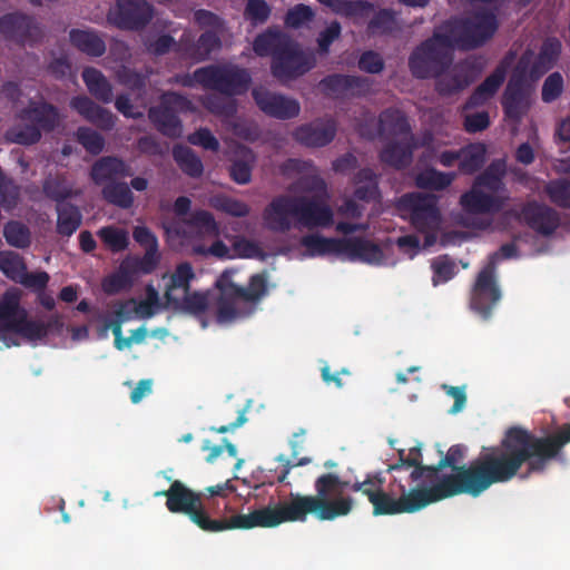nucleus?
<instances>
[{
    "label": "nucleus",
    "instance_id": "nucleus-1",
    "mask_svg": "<svg viewBox=\"0 0 570 570\" xmlns=\"http://www.w3.org/2000/svg\"><path fill=\"white\" fill-rule=\"evenodd\" d=\"M569 442L570 423L547 436H538L522 426L514 425L505 430L499 445L483 448L470 464L459 465L465 456L466 449L462 444H454L431 470L434 472V479L444 468L453 470L454 473L451 475H458L464 470H474L473 473L480 479L481 487L478 492L468 494L476 498L491 485L514 479L524 464L527 471L522 478L542 473L552 460L561 456L563 446Z\"/></svg>",
    "mask_w": 570,
    "mask_h": 570
},
{
    "label": "nucleus",
    "instance_id": "nucleus-2",
    "mask_svg": "<svg viewBox=\"0 0 570 570\" xmlns=\"http://www.w3.org/2000/svg\"><path fill=\"white\" fill-rule=\"evenodd\" d=\"M368 485H373L371 475H366L364 481L351 482L335 473H323L314 482V495L291 492L283 501V523L305 522L309 514L318 521L348 515L354 510L355 501L344 494L345 489L364 494L373 505L375 517L402 514L400 497L394 498L383 489Z\"/></svg>",
    "mask_w": 570,
    "mask_h": 570
},
{
    "label": "nucleus",
    "instance_id": "nucleus-3",
    "mask_svg": "<svg viewBox=\"0 0 570 570\" xmlns=\"http://www.w3.org/2000/svg\"><path fill=\"white\" fill-rule=\"evenodd\" d=\"M238 272L227 268L216 278V295L209 299L206 293L187 292L169 304L174 309L194 316L205 314L212 304L218 324H233L252 317L259 304L269 295L267 272L255 273L243 285L236 279Z\"/></svg>",
    "mask_w": 570,
    "mask_h": 570
},
{
    "label": "nucleus",
    "instance_id": "nucleus-4",
    "mask_svg": "<svg viewBox=\"0 0 570 570\" xmlns=\"http://www.w3.org/2000/svg\"><path fill=\"white\" fill-rule=\"evenodd\" d=\"M166 497V508L171 513L187 515L199 529L206 532L253 528H274L283 523V501L272 507L256 509L248 514H235L230 518L212 519L202 500V494L175 480L167 490L156 492Z\"/></svg>",
    "mask_w": 570,
    "mask_h": 570
},
{
    "label": "nucleus",
    "instance_id": "nucleus-5",
    "mask_svg": "<svg viewBox=\"0 0 570 570\" xmlns=\"http://www.w3.org/2000/svg\"><path fill=\"white\" fill-rule=\"evenodd\" d=\"M292 218L307 229L327 228L334 223V213L322 197L279 195L264 210L267 227L276 233H287L293 227Z\"/></svg>",
    "mask_w": 570,
    "mask_h": 570
},
{
    "label": "nucleus",
    "instance_id": "nucleus-6",
    "mask_svg": "<svg viewBox=\"0 0 570 570\" xmlns=\"http://www.w3.org/2000/svg\"><path fill=\"white\" fill-rule=\"evenodd\" d=\"M253 50L259 57H272L271 72L281 82L297 79L315 66V58L301 50L297 42L281 30L269 28L259 33Z\"/></svg>",
    "mask_w": 570,
    "mask_h": 570
},
{
    "label": "nucleus",
    "instance_id": "nucleus-7",
    "mask_svg": "<svg viewBox=\"0 0 570 570\" xmlns=\"http://www.w3.org/2000/svg\"><path fill=\"white\" fill-rule=\"evenodd\" d=\"M474 470H464L458 475H444L440 481L431 487H416L406 490L405 485L400 484V502L402 513H413L420 511L431 503L452 498L462 493H473L480 490V479Z\"/></svg>",
    "mask_w": 570,
    "mask_h": 570
},
{
    "label": "nucleus",
    "instance_id": "nucleus-8",
    "mask_svg": "<svg viewBox=\"0 0 570 570\" xmlns=\"http://www.w3.org/2000/svg\"><path fill=\"white\" fill-rule=\"evenodd\" d=\"M170 82L193 88L196 85L228 96H239L248 91L252 76L247 69L236 65H208L193 73H177Z\"/></svg>",
    "mask_w": 570,
    "mask_h": 570
},
{
    "label": "nucleus",
    "instance_id": "nucleus-9",
    "mask_svg": "<svg viewBox=\"0 0 570 570\" xmlns=\"http://www.w3.org/2000/svg\"><path fill=\"white\" fill-rule=\"evenodd\" d=\"M440 28L453 49L473 50L493 38L499 29V20L493 11L480 10L466 17H452Z\"/></svg>",
    "mask_w": 570,
    "mask_h": 570
},
{
    "label": "nucleus",
    "instance_id": "nucleus-10",
    "mask_svg": "<svg viewBox=\"0 0 570 570\" xmlns=\"http://www.w3.org/2000/svg\"><path fill=\"white\" fill-rule=\"evenodd\" d=\"M19 303L18 289H9L0 298V342L7 347L19 345L22 338L40 340L48 333L45 325L27 321V313Z\"/></svg>",
    "mask_w": 570,
    "mask_h": 570
},
{
    "label": "nucleus",
    "instance_id": "nucleus-11",
    "mask_svg": "<svg viewBox=\"0 0 570 570\" xmlns=\"http://www.w3.org/2000/svg\"><path fill=\"white\" fill-rule=\"evenodd\" d=\"M453 47L439 27L432 37L414 48L409 57V69L416 79H431L448 70L453 62Z\"/></svg>",
    "mask_w": 570,
    "mask_h": 570
},
{
    "label": "nucleus",
    "instance_id": "nucleus-12",
    "mask_svg": "<svg viewBox=\"0 0 570 570\" xmlns=\"http://www.w3.org/2000/svg\"><path fill=\"white\" fill-rule=\"evenodd\" d=\"M518 248L513 243L500 246L498 252L489 256L488 264L478 274L471 295V308L483 320L490 318L492 309L501 298V292L495 281V268L500 259L513 258Z\"/></svg>",
    "mask_w": 570,
    "mask_h": 570
},
{
    "label": "nucleus",
    "instance_id": "nucleus-13",
    "mask_svg": "<svg viewBox=\"0 0 570 570\" xmlns=\"http://www.w3.org/2000/svg\"><path fill=\"white\" fill-rule=\"evenodd\" d=\"M194 111L195 107L187 96L166 91L160 96L159 105L149 109L148 117L161 135L177 139L184 129L179 115Z\"/></svg>",
    "mask_w": 570,
    "mask_h": 570
},
{
    "label": "nucleus",
    "instance_id": "nucleus-14",
    "mask_svg": "<svg viewBox=\"0 0 570 570\" xmlns=\"http://www.w3.org/2000/svg\"><path fill=\"white\" fill-rule=\"evenodd\" d=\"M532 57L531 50H525L521 55L502 95L501 105L504 117L515 125L521 122L530 107L527 77Z\"/></svg>",
    "mask_w": 570,
    "mask_h": 570
},
{
    "label": "nucleus",
    "instance_id": "nucleus-15",
    "mask_svg": "<svg viewBox=\"0 0 570 570\" xmlns=\"http://www.w3.org/2000/svg\"><path fill=\"white\" fill-rule=\"evenodd\" d=\"M59 121V115L51 106L37 104L19 116L18 122L10 129L8 137L18 144H33L40 138L42 131L52 130Z\"/></svg>",
    "mask_w": 570,
    "mask_h": 570
},
{
    "label": "nucleus",
    "instance_id": "nucleus-16",
    "mask_svg": "<svg viewBox=\"0 0 570 570\" xmlns=\"http://www.w3.org/2000/svg\"><path fill=\"white\" fill-rule=\"evenodd\" d=\"M481 73V65L471 58L458 61L434 77L435 91L442 97L456 95L468 88Z\"/></svg>",
    "mask_w": 570,
    "mask_h": 570
},
{
    "label": "nucleus",
    "instance_id": "nucleus-17",
    "mask_svg": "<svg viewBox=\"0 0 570 570\" xmlns=\"http://www.w3.org/2000/svg\"><path fill=\"white\" fill-rule=\"evenodd\" d=\"M399 207L410 213L412 225L420 232H428L439 223L440 213L433 195L404 194L399 199Z\"/></svg>",
    "mask_w": 570,
    "mask_h": 570
},
{
    "label": "nucleus",
    "instance_id": "nucleus-18",
    "mask_svg": "<svg viewBox=\"0 0 570 570\" xmlns=\"http://www.w3.org/2000/svg\"><path fill=\"white\" fill-rule=\"evenodd\" d=\"M252 96L258 108L269 117L288 120L296 118L301 112L299 102L285 95L265 88H254Z\"/></svg>",
    "mask_w": 570,
    "mask_h": 570
},
{
    "label": "nucleus",
    "instance_id": "nucleus-19",
    "mask_svg": "<svg viewBox=\"0 0 570 570\" xmlns=\"http://www.w3.org/2000/svg\"><path fill=\"white\" fill-rule=\"evenodd\" d=\"M336 131L334 119H316L298 126L293 132V138L306 147H324L334 140Z\"/></svg>",
    "mask_w": 570,
    "mask_h": 570
},
{
    "label": "nucleus",
    "instance_id": "nucleus-20",
    "mask_svg": "<svg viewBox=\"0 0 570 570\" xmlns=\"http://www.w3.org/2000/svg\"><path fill=\"white\" fill-rule=\"evenodd\" d=\"M523 223L543 236L552 235L560 226L559 213L537 200L523 205Z\"/></svg>",
    "mask_w": 570,
    "mask_h": 570
},
{
    "label": "nucleus",
    "instance_id": "nucleus-21",
    "mask_svg": "<svg viewBox=\"0 0 570 570\" xmlns=\"http://www.w3.org/2000/svg\"><path fill=\"white\" fill-rule=\"evenodd\" d=\"M142 303L138 301H129L119 311L120 325L114 328L116 336V346L118 350L130 348L134 344H139L142 341V325L132 328L125 327L127 321L135 318L140 321L142 317L141 312Z\"/></svg>",
    "mask_w": 570,
    "mask_h": 570
},
{
    "label": "nucleus",
    "instance_id": "nucleus-22",
    "mask_svg": "<svg viewBox=\"0 0 570 570\" xmlns=\"http://www.w3.org/2000/svg\"><path fill=\"white\" fill-rule=\"evenodd\" d=\"M505 198L485 194L480 188H472L460 197V205L469 214H497L504 207Z\"/></svg>",
    "mask_w": 570,
    "mask_h": 570
},
{
    "label": "nucleus",
    "instance_id": "nucleus-23",
    "mask_svg": "<svg viewBox=\"0 0 570 570\" xmlns=\"http://www.w3.org/2000/svg\"><path fill=\"white\" fill-rule=\"evenodd\" d=\"M562 50L561 41L556 37H549L543 40L535 59L530 61L528 67V77L531 80H539L543 75L550 71L560 58Z\"/></svg>",
    "mask_w": 570,
    "mask_h": 570
},
{
    "label": "nucleus",
    "instance_id": "nucleus-24",
    "mask_svg": "<svg viewBox=\"0 0 570 570\" xmlns=\"http://www.w3.org/2000/svg\"><path fill=\"white\" fill-rule=\"evenodd\" d=\"M434 465H424L423 458L420 446L411 448L409 454L405 455L404 450L399 451V460L394 464H391L387 469L389 472H401L412 469L410 479L412 482H416L422 478L426 480H434V472L431 470Z\"/></svg>",
    "mask_w": 570,
    "mask_h": 570
},
{
    "label": "nucleus",
    "instance_id": "nucleus-25",
    "mask_svg": "<svg viewBox=\"0 0 570 570\" xmlns=\"http://www.w3.org/2000/svg\"><path fill=\"white\" fill-rule=\"evenodd\" d=\"M341 257L350 261L379 263L383 257L381 247L362 237L342 238Z\"/></svg>",
    "mask_w": 570,
    "mask_h": 570
},
{
    "label": "nucleus",
    "instance_id": "nucleus-26",
    "mask_svg": "<svg viewBox=\"0 0 570 570\" xmlns=\"http://www.w3.org/2000/svg\"><path fill=\"white\" fill-rule=\"evenodd\" d=\"M415 147L414 137L411 135L405 141L386 145L380 153V160L395 169L406 168L412 163Z\"/></svg>",
    "mask_w": 570,
    "mask_h": 570
},
{
    "label": "nucleus",
    "instance_id": "nucleus-27",
    "mask_svg": "<svg viewBox=\"0 0 570 570\" xmlns=\"http://www.w3.org/2000/svg\"><path fill=\"white\" fill-rule=\"evenodd\" d=\"M507 75V67L500 63L493 72L488 76L472 92L466 100V108H474L484 105L492 98L503 83Z\"/></svg>",
    "mask_w": 570,
    "mask_h": 570
},
{
    "label": "nucleus",
    "instance_id": "nucleus-28",
    "mask_svg": "<svg viewBox=\"0 0 570 570\" xmlns=\"http://www.w3.org/2000/svg\"><path fill=\"white\" fill-rule=\"evenodd\" d=\"M256 163V155L246 147L239 146L234 154L228 173L233 181L238 185H247L252 180V173Z\"/></svg>",
    "mask_w": 570,
    "mask_h": 570
},
{
    "label": "nucleus",
    "instance_id": "nucleus-29",
    "mask_svg": "<svg viewBox=\"0 0 570 570\" xmlns=\"http://www.w3.org/2000/svg\"><path fill=\"white\" fill-rule=\"evenodd\" d=\"M301 245L309 257L326 255L341 257L342 238H328L318 234H309L301 238Z\"/></svg>",
    "mask_w": 570,
    "mask_h": 570
},
{
    "label": "nucleus",
    "instance_id": "nucleus-30",
    "mask_svg": "<svg viewBox=\"0 0 570 570\" xmlns=\"http://www.w3.org/2000/svg\"><path fill=\"white\" fill-rule=\"evenodd\" d=\"M195 278V273L189 263L177 265L171 274L169 283L166 286L165 297L168 303H173L180 295L190 291V282Z\"/></svg>",
    "mask_w": 570,
    "mask_h": 570
},
{
    "label": "nucleus",
    "instance_id": "nucleus-31",
    "mask_svg": "<svg viewBox=\"0 0 570 570\" xmlns=\"http://www.w3.org/2000/svg\"><path fill=\"white\" fill-rule=\"evenodd\" d=\"M131 175V167L117 158H104L97 161L91 170V177L96 184Z\"/></svg>",
    "mask_w": 570,
    "mask_h": 570
},
{
    "label": "nucleus",
    "instance_id": "nucleus-32",
    "mask_svg": "<svg viewBox=\"0 0 570 570\" xmlns=\"http://www.w3.org/2000/svg\"><path fill=\"white\" fill-rule=\"evenodd\" d=\"M354 183L357 187L354 190V197L357 200L371 202L380 197L379 176L371 168L360 169L355 177Z\"/></svg>",
    "mask_w": 570,
    "mask_h": 570
},
{
    "label": "nucleus",
    "instance_id": "nucleus-33",
    "mask_svg": "<svg viewBox=\"0 0 570 570\" xmlns=\"http://www.w3.org/2000/svg\"><path fill=\"white\" fill-rule=\"evenodd\" d=\"M70 106L86 119L104 128H110L114 125L111 114L99 108L86 97L73 98Z\"/></svg>",
    "mask_w": 570,
    "mask_h": 570
},
{
    "label": "nucleus",
    "instance_id": "nucleus-34",
    "mask_svg": "<svg viewBox=\"0 0 570 570\" xmlns=\"http://www.w3.org/2000/svg\"><path fill=\"white\" fill-rule=\"evenodd\" d=\"M70 106L86 119L104 128H110L114 125L111 114L99 108L86 97L73 98Z\"/></svg>",
    "mask_w": 570,
    "mask_h": 570
},
{
    "label": "nucleus",
    "instance_id": "nucleus-35",
    "mask_svg": "<svg viewBox=\"0 0 570 570\" xmlns=\"http://www.w3.org/2000/svg\"><path fill=\"white\" fill-rule=\"evenodd\" d=\"M234 97L225 94H210L203 98L202 105L212 115L230 119L237 114V102Z\"/></svg>",
    "mask_w": 570,
    "mask_h": 570
},
{
    "label": "nucleus",
    "instance_id": "nucleus-36",
    "mask_svg": "<svg viewBox=\"0 0 570 570\" xmlns=\"http://www.w3.org/2000/svg\"><path fill=\"white\" fill-rule=\"evenodd\" d=\"M487 148L483 144H470L460 150L459 169L462 174L472 175L485 163Z\"/></svg>",
    "mask_w": 570,
    "mask_h": 570
},
{
    "label": "nucleus",
    "instance_id": "nucleus-37",
    "mask_svg": "<svg viewBox=\"0 0 570 570\" xmlns=\"http://www.w3.org/2000/svg\"><path fill=\"white\" fill-rule=\"evenodd\" d=\"M173 158L183 173L189 177L198 178L203 175L204 166L202 159L191 148L184 145L174 146Z\"/></svg>",
    "mask_w": 570,
    "mask_h": 570
},
{
    "label": "nucleus",
    "instance_id": "nucleus-38",
    "mask_svg": "<svg viewBox=\"0 0 570 570\" xmlns=\"http://www.w3.org/2000/svg\"><path fill=\"white\" fill-rule=\"evenodd\" d=\"M183 223L202 236H218L219 226L214 215L205 209H196Z\"/></svg>",
    "mask_w": 570,
    "mask_h": 570
},
{
    "label": "nucleus",
    "instance_id": "nucleus-39",
    "mask_svg": "<svg viewBox=\"0 0 570 570\" xmlns=\"http://www.w3.org/2000/svg\"><path fill=\"white\" fill-rule=\"evenodd\" d=\"M379 128L381 132L391 135H410L411 126L406 116L397 109H385L380 114Z\"/></svg>",
    "mask_w": 570,
    "mask_h": 570
},
{
    "label": "nucleus",
    "instance_id": "nucleus-40",
    "mask_svg": "<svg viewBox=\"0 0 570 570\" xmlns=\"http://www.w3.org/2000/svg\"><path fill=\"white\" fill-rule=\"evenodd\" d=\"M454 178L453 173H442L435 168H426L415 176V185L422 189L441 191L448 188Z\"/></svg>",
    "mask_w": 570,
    "mask_h": 570
},
{
    "label": "nucleus",
    "instance_id": "nucleus-41",
    "mask_svg": "<svg viewBox=\"0 0 570 570\" xmlns=\"http://www.w3.org/2000/svg\"><path fill=\"white\" fill-rule=\"evenodd\" d=\"M70 40L79 50L91 56H100L105 51L104 41L89 30H72Z\"/></svg>",
    "mask_w": 570,
    "mask_h": 570
},
{
    "label": "nucleus",
    "instance_id": "nucleus-42",
    "mask_svg": "<svg viewBox=\"0 0 570 570\" xmlns=\"http://www.w3.org/2000/svg\"><path fill=\"white\" fill-rule=\"evenodd\" d=\"M547 193L551 203L556 206L570 209V180L567 178H557L550 180L546 187Z\"/></svg>",
    "mask_w": 570,
    "mask_h": 570
},
{
    "label": "nucleus",
    "instance_id": "nucleus-43",
    "mask_svg": "<svg viewBox=\"0 0 570 570\" xmlns=\"http://www.w3.org/2000/svg\"><path fill=\"white\" fill-rule=\"evenodd\" d=\"M220 48V39L214 31L203 32L197 41L193 45L189 52L190 58L203 61L206 60L210 53Z\"/></svg>",
    "mask_w": 570,
    "mask_h": 570
},
{
    "label": "nucleus",
    "instance_id": "nucleus-44",
    "mask_svg": "<svg viewBox=\"0 0 570 570\" xmlns=\"http://www.w3.org/2000/svg\"><path fill=\"white\" fill-rule=\"evenodd\" d=\"M82 78L89 91L102 101H109L111 89L105 77L96 69L87 68L82 72Z\"/></svg>",
    "mask_w": 570,
    "mask_h": 570
},
{
    "label": "nucleus",
    "instance_id": "nucleus-45",
    "mask_svg": "<svg viewBox=\"0 0 570 570\" xmlns=\"http://www.w3.org/2000/svg\"><path fill=\"white\" fill-rule=\"evenodd\" d=\"M210 205L219 212H223L233 217H245L249 214V206L238 199L226 195H218L212 198Z\"/></svg>",
    "mask_w": 570,
    "mask_h": 570
},
{
    "label": "nucleus",
    "instance_id": "nucleus-46",
    "mask_svg": "<svg viewBox=\"0 0 570 570\" xmlns=\"http://www.w3.org/2000/svg\"><path fill=\"white\" fill-rule=\"evenodd\" d=\"M271 13L272 8L265 0H247L243 16L253 27H257L266 23Z\"/></svg>",
    "mask_w": 570,
    "mask_h": 570
},
{
    "label": "nucleus",
    "instance_id": "nucleus-47",
    "mask_svg": "<svg viewBox=\"0 0 570 570\" xmlns=\"http://www.w3.org/2000/svg\"><path fill=\"white\" fill-rule=\"evenodd\" d=\"M80 214L78 209L70 205H60L58 207V230L62 235H71L80 225Z\"/></svg>",
    "mask_w": 570,
    "mask_h": 570
},
{
    "label": "nucleus",
    "instance_id": "nucleus-48",
    "mask_svg": "<svg viewBox=\"0 0 570 570\" xmlns=\"http://www.w3.org/2000/svg\"><path fill=\"white\" fill-rule=\"evenodd\" d=\"M98 236L104 242L105 246L112 252H120L129 244L127 232L116 227H104L98 232Z\"/></svg>",
    "mask_w": 570,
    "mask_h": 570
},
{
    "label": "nucleus",
    "instance_id": "nucleus-49",
    "mask_svg": "<svg viewBox=\"0 0 570 570\" xmlns=\"http://www.w3.org/2000/svg\"><path fill=\"white\" fill-rule=\"evenodd\" d=\"M431 267L433 271L432 282L434 286L449 282L456 273L455 263L446 255L435 258Z\"/></svg>",
    "mask_w": 570,
    "mask_h": 570
},
{
    "label": "nucleus",
    "instance_id": "nucleus-50",
    "mask_svg": "<svg viewBox=\"0 0 570 570\" xmlns=\"http://www.w3.org/2000/svg\"><path fill=\"white\" fill-rule=\"evenodd\" d=\"M157 237L145 227V275L153 273L160 263Z\"/></svg>",
    "mask_w": 570,
    "mask_h": 570
},
{
    "label": "nucleus",
    "instance_id": "nucleus-51",
    "mask_svg": "<svg viewBox=\"0 0 570 570\" xmlns=\"http://www.w3.org/2000/svg\"><path fill=\"white\" fill-rule=\"evenodd\" d=\"M373 10L367 0H341L335 13L346 18H364Z\"/></svg>",
    "mask_w": 570,
    "mask_h": 570
},
{
    "label": "nucleus",
    "instance_id": "nucleus-52",
    "mask_svg": "<svg viewBox=\"0 0 570 570\" xmlns=\"http://www.w3.org/2000/svg\"><path fill=\"white\" fill-rule=\"evenodd\" d=\"M0 269L11 279L19 282L26 266L17 254L4 252L0 253Z\"/></svg>",
    "mask_w": 570,
    "mask_h": 570
},
{
    "label": "nucleus",
    "instance_id": "nucleus-53",
    "mask_svg": "<svg viewBox=\"0 0 570 570\" xmlns=\"http://www.w3.org/2000/svg\"><path fill=\"white\" fill-rule=\"evenodd\" d=\"M315 13L309 6L299 3L291 8L285 16L286 27L297 29L305 22L311 21Z\"/></svg>",
    "mask_w": 570,
    "mask_h": 570
},
{
    "label": "nucleus",
    "instance_id": "nucleus-54",
    "mask_svg": "<svg viewBox=\"0 0 570 570\" xmlns=\"http://www.w3.org/2000/svg\"><path fill=\"white\" fill-rule=\"evenodd\" d=\"M140 17V4L139 2H129L121 0L119 2V18L116 22L121 28H134Z\"/></svg>",
    "mask_w": 570,
    "mask_h": 570
},
{
    "label": "nucleus",
    "instance_id": "nucleus-55",
    "mask_svg": "<svg viewBox=\"0 0 570 570\" xmlns=\"http://www.w3.org/2000/svg\"><path fill=\"white\" fill-rule=\"evenodd\" d=\"M563 91V78L560 72L550 73L542 86L541 98L544 102H553Z\"/></svg>",
    "mask_w": 570,
    "mask_h": 570
},
{
    "label": "nucleus",
    "instance_id": "nucleus-56",
    "mask_svg": "<svg viewBox=\"0 0 570 570\" xmlns=\"http://www.w3.org/2000/svg\"><path fill=\"white\" fill-rule=\"evenodd\" d=\"M357 66L366 73L376 75L384 70L385 62L379 52L366 50L360 56Z\"/></svg>",
    "mask_w": 570,
    "mask_h": 570
},
{
    "label": "nucleus",
    "instance_id": "nucleus-57",
    "mask_svg": "<svg viewBox=\"0 0 570 570\" xmlns=\"http://www.w3.org/2000/svg\"><path fill=\"white\" fill-rule=\"evenodd\" d=\"M394 23V13L391 10L382 9L370 20L367 29L372 33H387L393 30Z\"/></svg>",
    "mask_w": 570,
    "mask_h": 570
},
{
    "label": "nucleus",
    "instance_id": "nucleus-58",
    "mask_svg": "<svg viewBox=\"0 0 570 570\" xmlns=\"http://www.w3.org/2000/svg\"><path fill=\"white\" fill-rule=\"evenodd\" d=\"M187 140L189 144L194 146H200L206 150L210 151H218L219 149V141L218 139L213 135V132L205 127H202L197 129L195 132L190 134L187 137Z\"/></svg>",
    "mask_w": 570,
    "mask_h": 570
},
{
    "label": "nucleus",
    "instance_id": "nucleus-59",
    "mask_svg": "<svg viewBox=\"0 0 570 570\" xmlns=\"http://www.w3.org/2000/svg\"><path fill=\"white\" fill-rule=\"evenodd\" d=\"M342 27L338 21H332L317 37L318 53L325 56L331 45L341 36Z\"/></svg>",
    "mask_w": 570,
    "mask_h": 570
},
{
    "label": "nucleus",
    "instance_id": "nucleus-60",
    "mask_svg": "<svg viewBox=\"0 0 570 570\" xmlns=\"http://www.w3.org/2000/svg\"><path fill=\"white\" fill-rule=\"evenodd\" d=\"M4 236L16 247H24L30 243L29 230L19 223H9L4 228Z\"/></svg>",
    "mask_w": 570,
    "mask_h": 570
},
{
    "label": "nucleus",
    "instance_id": "nucleus-61",
    "mask_svg": "<svg viewBox=\"0 0 570 570\" xmlns=\"http://www.w3.org/2000/svg\"><path fill=\"white\" fill-rule=\"evenodd\" d=\"M104 196L110 203L121 207H128L132 203L130 190L122 185H110L104 189Z\"/></svg>",
    "mask_w": 570,
    "mask_h": 570
},
{
    "label": "nucleus",
    "instance_id": "nucleus-62",
    "mask_svg": "<svg viewBox=\"0 0 570 570\" xmlns=\"http://www.w3.org/2000/svg\"><path fill=\"white\" fill-rule=\"evenodd\" d=\"M373 81L367 77L347 75L346 96L365 97L372 90Z\"/></svg>",
    "mask_w": 570,
    "mask_h": 570
},
{
    "label": "nucleus",
    "instance_id": "nucleus-63",
    "mask_svg": "<svg viewBox=\"0 0 570 570\" xmlns=\"http://www.w3.org/2000/svg\"><path fill=\"white\" fill-rule=\"evenodd\" d=\"M347 75L333 73L321 80V86L327 92L346 96Z\"/></svg>",
    "mask_w": 570,
    "mask_h": 570
},
{
    "label": "nucleus",
    "instance_id": "nucleus-64",
    "mask_svg": "<svg viewBox=\"0 0 570 570\" xmlns=\"http://www.w3.org/2000/svg\"><path fill=\"white\" fill-rule=\"evenodd\" d=\"M490 125V117L487 111H479L466 115L464 118V129L470 134H475L487 129Z\"/></svg>",
    "mask_w": 570,
    "mask_h": 570
}]
</instances>
